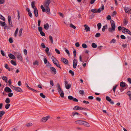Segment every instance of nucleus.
Listing matches in <instances>:
<instances>
[{
    "instance_id": "72a5a7b5",
    "label": "nucleus",
    "mask_w": 131,
    "mask_h": 131,
    "mask_svg": "<svg viewBox=\"0 0 131 131\" xmlns=\"http://www.w3.org/2000/svg\"><path fill=\"white\" fill-rule=\"evenodd\" d=\"M10 105L9 104H6L5 106V108L6 109H7L9 108Z\"/></svg>"
},
{
    "instance_id": "603ef678",
    "label": "nucleus",
    "mask_w": 131,
    "mask_h": 131,
    "mask_svg": "<svg viewBox=\"0 0 131 131\" xmlns=\"http://www.w3.org/2000/svg\"><path fill=\"white\" fill-rule=\"evenodd\" d=\"M79 93L82 95H83L84 93V91L83 90H79Z\"/></svg>"
},
{
    "instance_id": "4be33fe9",
    "label": "nucleus",
    "mask_w": 131,
    "mask_h": 131,
    "mask_svg": "<svg viewBox=\"0 0 131 131\" xmlns=\"http://www.w3.org/2000/svg\"><path fill=\"white\" fill-rule=\"evenodd\" d=\"M49 25L48 23L45 24L44 25V28L46 30H47L49 28Z\"/></svg>"
},
{
    "instance_id": "8fccbe9b",
    "label": "nucleus",
    "mask_w": 131,
    "mask_h": 131,
    "mask_svg": "<svg viewBox=\"0 0 131 131\" xmlns=\"http://www.w3.org/2000/svg\"><path fill=\"white\" fill-rule=\"evenodd\" d=\"M70 27L73 28L74 29H75L76 28L75 26L73 25L72 24H70Z\"/></svg>"
},
{
    "instance_id": "f3484780",
    "label": "nucleus",
    "mask_w": 131,
    "mask_h": 131,
    "mask_svg": "<svg viewBox=\"0 0 131 131\" xmlns=\"http://www.w3.org/2000/svg\"><path fill=\"white\" fill-rule=\"evenodd\" d=\"M4 90L7 92H11L12 91L8 87H6L5 88Z\"/></svg>"
},
{
    "instance_id": "dca6fc26",
    "label": "nucleus",
    "mask_w": 131,
    "mask_h": 131,
    "mask_svg": "<svg viewBox=\"0 0 131 131\" xmlns=\"http://www.w3.org/2000/svg\"><path fill=\"white\" fill-rule=\"evenodd\" d=\"M84 27H85V28L84 30H86V32L90 30V28L88 26V25L85 24L84 26Z\"/></svg>"
},
{
    "instance_id": "a19ab883",
    "label": "nucleus",
    "mask_w": 131,
    "mask_h": 131,
    "mask_svg": "<svg viewBox=\"0 0 131 131\" xmlns=\"http://www.w3.org/2000/svg\"><path fill=\"white\" fill-rule=\"evenodd\" d=\"M106 100L109 102L111 101V99L108 96H106Z\"/></svg>"
},
{
    "instance_id": "0e129e2a",
    "label": "nucleus",
    "mask_w": 131,
    "mask_h": 131,
    "mask_svg": "<svg viewBox=\"0 0 131 131\" xmlns=\"http://www.w3.org/2000/svg\"><path fill=\"white\" fill-rule=\"evenodd\" d=\"M9 42L10 43H12L13 42V40L12 38H9Z\"/></svg>"
},
{
    "instance_id": "cd10ccee",
    "label": "nucleus",
    "mask_w": 131,
    "mask_h": 131,
    "mask_svg": "<svg viewBox=\"0 0 131 131\" xmlns=\"http://www.w3.org/2000/svg\"><path fill=\"white\" fill-rule=\"evenodd\" d=\"M19 29L18 28H17L15 31L14 33V36L15 37H16L17 36V34L18 33Z\"/></svg>"
},
{
    "instance_id": "e2e57ef3",
    "label": "nucleus",
    "mask_w": 131,
    "mask_h": 131,
    "mask_svg": "<svg viewBox=\"0 0 131 131\" xmlns=\"http://www.w3.org/2000/svg\"><path fill=\"white\" fill-rule=\"evenodd\" d=\"M69 72L71 74L72 76H73L74 75V72L71 70H70L69 71Z\"/></svg>"
},
{
    "instance_id": "473e14b6",
    "label": "nucleus",
    "mask_w": 131,
    "mask_h": 131,
    "mask_svg": "<svg viewBox=\"0 0 131 131\" xmlns=\"http://www.w3.org/2000/svg\"><path fill=\"white\" fill-rule=\"evenodd\" d=\"M102 26L101 24L100 23H98L97 24V28L98 30H99L101 28Z\"/></svg>"
},
{
    "instance_id": "09e8293b",
    "label": "nucleus",
    "mask_w": 131,
    "mask_h": 131,
    "mask_svg": "<svg viewBox=\"0 0 131 131\" xmlns=\"http://www.w3.org/2000/svg\"><path fill=\"white\" fill-rule=\"evenodd\" d=\"M100 36H101L100 33L98 32V33H97L96 34V35H95V36L96 37H100Z\"/></svg>"
},
{
    "instance_id": "4468645a",
    "label": "nucleus",
    "mask_w": 131,
    "mask_h": 131,
    "mask_svg": "<svg viewBox=\"0 0 131 131\" xmlns=\"http://www.w3.org/2000/svg\"><path fill=\"white\" fill-rule=\"evenodd\" d=\"M50 117V116H47L46 117H43L42 118L41 121L43 122H45Z\"/></svg>"
},
{
    "instance_id": "f704fd0d",
    "label": "nucleus",
    "mask_w": 131,
    "mask_h": 131,
    "mask_svg": "<svg viewBox=\"0 0 131 131\" xmlns=\"http://www.w3.org/2000/svg\"><path fill=\"white\" fill-rule=\"evenodd\" d=\"M10 62L14 66H16L17 65L16 62L13 60H11L10 61Z\"/></svg>"
},
{
    "instance_id": "7ed1b4c3",
    "label": "nucleus",
    "mask_w": 131,
    "mask_h": 131,
    "mask_svg": "<svg viewBox=\"0 0 131 131\" xmlns=\"http://www.w3.org/2000/svg\"><path fill=\"white\" fill-rule=\"evenodd\" d=\"M50 0H46V1L45 2L44 6L46 7L47 13L48 14H50V10L49 7V6L50 3Z\"/></svg>"
},
{
    "instance_id": "20e7f679",
    "label": "nucleus",
    "mask_w": 131,
    "mask_h": 131,
    "mask_svg": "<svg viewBox=\"0 0 131 131\" xmlns=\"http://www.w3.org/2000/svg\"><path fill=\"white\" fill-rule=\"evenodd\" d=\"M52 59L54 64L56 65L57 66L61 69V67L60 64L58 63H57L56 62H58V61L53 56H52L51 57Z\"/></svg>"
},
{
    "instance_id": "e433bc0d",
    "label": "nucleus",
    "mask_w": 131,
    "mask_h": 131,
    "mask_svg": "<svg viewBox=\"0 0 131 131\" xmlns=\"http://www.w3.org/2000/svg\"><path fill=\"white\" fill-rule=\"evenodd\" d=\"M0 18L3 20L4 21H5V20L4 17L2 15L0 14Z\"/></svg>"
},
{
    "instance_id": "c9c22d12",
    "label": "nucleus",
    "mask_w": 131,
    "mask_h": 131,
    "mask_svg": "<svg viewBox=\"0 0 131 131\" xmlns=\"http://www.w3.org/2000/svg\"><path fill=\"white\" fill-rule=\"evenodd\" d=\"M5 102L7 104H9L10 102V100L9 98H7L6 99L5 101Z\"/></svg>"
},
{
    "instance_id": "37998d69",
    "label": "nucleus",
    "mask_w": 131,
    "mask_h": 131,
    "mask_svg": "<svg viewBox=\"0 0 131 131\" xmlns=\"http://www.w3.org/2000/svg\"><path fill=\"white\" fill-rule=\"evenodd\" d=\"M29 90H31V91H33L34 92H35V93H36L37 92H39V91H37V90H36L33 89H32L31 88H30V89Z\"/></svg>"
},
{
    "instance_id": "a18cd8bd",
    "label": "nucleus",
    "mask_w": 131,
    "mask_h": 131,
    "mask_svg": "<svg viewBox=\"0 0 131 131\" xmlns=\"http://www.w3.org/2000/svg\"><path fill=\"white\" fill-rule=\"evenodd\" d=\"M82 47L84 48H86L87 47V45L85 43H83L82 45Z\"/></svg>"
},
{
    "instance_id": "052dcab7",
    "label": "nucleus",
    "mask_w": 131,
    "mask_h": 131,
    "mask_svg": "<svg viewBox=\"0 0 131 131\" xmlns=\"http://www.w3.org/2000/svg\"><path fill=\"white\" fill-rule=\"evenodd\" d=\"M64 49L65 51L67 53V54H69L70 53L68 50L66 48H64Z\"/></svg>"
},
{
    "instance_id": "c85d7f7f",
    "label": "nucleus",
    "mask_w": 131,
    "mask_h": 131,
    "mask_svg": "<svg viewBox=\"0 0 131 131\" xmlns=\"http://www.w3.org/2000/svg\"><path fill=\"white\" fill-rule=\"evenodd\" d=\"M126 84L124 82H121L120 83V85L122 87H124L126 86Z\"/></svg>"
},
{
    "instance_id": "ddd939ff",
    "label": "nucleus",
    "mask_w": 131,
    "mask_h": 131,
    "mask_svg": "<svg viewBox=\"0 0 131 131\" xmlns=\"http://www.w3.org/2000/svg\"><path fill=\"white\" fill-rule=\"evenodd\" d=\"M61 60L62 62L66 64H68V61L66 58H61Z\"/></svg>"
},
{
    "instance_id": "393cba45",
    "label": "nucleus",
    "mask_w": 131,
    "mask_h": 131,
    "mask_svg": "<svg viewBox=\"0 0 131 131\" xmlns=\"http://www.w3.org/2000/svg\"><path fill=\"white\" fill-rule=\"evenodd\" d=\"M107 28V25H106L103 26L102 28V31L103 32L105 31V29Z\"/></svg>"
},
{
    "instance_id": "1a4fd4ad",
    "label": "nucleus",
    "mask_w": 131,
    "mask_h": 131,
    "mask_svg": "<svg viewBox=\"0 0 131 131\" xmlns=\"http://www.w3.org/2000/svg\"><path fill=\"white\" fill-rule=\"evenodd\" d=\"M68 98L69 99L72 100L74 102H78V100L77 99L75 98H74L71 96H69Z\"/></svg>"
},
{
    "instance_id": "6ab92c4d",
    "label": "nucleus",
    "mask_w": 131,
    "mask_h": 131,
    "mask_svg": "<svg viewBox=\"0 0 131 131\" xmlns=\"http://www.w3.org/2000/svg\"><path fill=\"white\" fill-rule=\"evenodd\" d=\"M34 14L36 17H37L38 15V10L37 8H35L34 9Z\"/></svg>"
},
{
    "instance_id": "423d86ee",
    "label": "nucleus",
    "mask_w": 131,
    "mask_h": 131,
    "mask_svg": "<svg viewBox=\"0 0 131 131\" xmlns=\"http://www.w3.org/2000/svg\"><path fill=\"white\" fill-rule=\"evenodd\" d=\"M123 28L124 29L122 30V31L123 33H125V32H126L129 34L131 35V32L129 30L124 27H123Z\"/></svg>"
},
{
    "instance_id": "5701e85b",
    "label": "nucleus",
    "mask_w": 131,
    "mask_h": 131,
    "mask_svg": "<svg viewBox=\"0 0 131 131\" xmlns=\"http://www.w3.org/2000/svg\"><path fill=\"white\" fill-rule=\"evenodd\" d=\"M124 24L125 25H127L128 23V20L127 18H125L123 21Z\"/></svg>"
},
{
    "instance_id": "2eb2a0df",
    "label": "nucleus",
    "mask_w": 131,
    "mask_h": 131,
    "mask_svg": "<svg viewBox=\"0 0 131 131\" xmlns=\"http://www.w3.org/2000/svg\"><path fill=\"white\" fill-rule=\"evenodd\" d=\"M124 9L125 12L128 14H131V9L128 7H125Z\"/></svg>"
},
{
    "instance_id": "58836bf2",
    "label": "nucleus",
    "mask_w": 131,
    "mask_h": 131,
    "mask_svg": "<svg viewBox=\"0 0 131 131\" xmlns=\"http://www.w3.org/2000/svg\"><path fill=\"white\" fill-rule=\"evenodd\" d=\"M76 53L77 52L76 50H74L73 51V54L74 59H76Z\"/></svg>"
},
{
    "instance_id": "f257e3e1",
    "label": "nucleus",
    "mask_w": 131,
    "mask_h": 131,
    "mask_svg": "<svg viewBox=\"0 0 131 131\" xmlns=\"http://www.w3.org/2000/svg\"><path fill=\"white\" fill-rule=\"evenodd\" d=\"M76 124H79L80 125H83L85 126L89 127L90 126L89 124L86 122L81 120H79L75 122Z\"/></svg>"
},
{
    "instance_id": "69168bd1",
    "label": "nucleus",
    "mask_w": 131,
    "mask_h": 131,
    "mask_svg": "<svg viewBox=\"0 0 131 131\" xmlns=\"http://www.w3.org/2000/svg\"><path fill=\"white\" fill-rule=\"evenodd\" d=\"M75 45L77 47H79L80 46V45L78 42H76L75 44Z\"/></svg>"
},
{
    "instance_id": "ea45409f",
    "label": "nucleus",
    "mask_w": 131,
    "mask_h": 131,
    "mask_svg": "<svg viewBox=\"0 0 131 131\" xmlns=\"http://www.w3.org/2000/svg\"><path fill=\"white\" fill-rule=\"evenodd\" d=\"M32 124L31 123H27L26 124V125L28 127H29L32 126Z\"/></svg>"
},
{
    "instance_id": "13d9d810",
    "label": "nucleus",
    "mask_w": 131,
    "mask_h": 131,
    "mask_svg": "<svg viewBox=\"0 0 131 131\" xmlns=\"http://www.w3.org/2000/svg\"><path fill=\"white\" fill-rule=\"evenodd\" d=\"M38 30L40 32L42 31V28L41 27H39L38 28Z\"/></svg>"
},
{
    "instance_id": "9d476101",
    "label": "nucleus",
    "mask_w": 131,
    "mask_h": 131,
    "mask_svg": "<svg viewBox=\"0 0 131 131\" xmlns=\"http://www.w3.org/2000/svg\"><path fill=\"white\" fill-rule=\"evenodd\" d=\"M92 12L95 13H99L101 12V8H99L97 10L96 9H94L91 10Z\"/></svg>"
},
{
    "instance_id": "7c9ffc66",
    "label": "nucleus",
    "mask_w": 131,
    "mask_h": 131,
    "mask_svg": "<svg viewBox=\"0 0 131 131\" xmlns=\"http://www.w3.org/2000/svg\"><path fill=\"white\" fill-rule=\"evenodd\" d=\"M80 107H79L78 106H75L74 107L73 109L74 110H80Z\"/></svg>"
},
{
    "instance_id": "3c124183",
    "label": "nucleus",
    "mask_w": 131,
    "mask_h": 131,
    "mask_svg": "<svg viewBox=\"0 0 131 131\" xmlns=\"http://www.w3.org/2000/svg\"><path fill=\"white\" fill-rule=\"evenodd\" d=\"M80 110H84L85 111H87L88 110V109L86 108H82L81 107H80Z\"/></svg>"
},
{
    "instance_id": "412c9836",
    "label": "nucleus",
    "mask_w": 131,
    "mask_h": 131,
    "mask_svg": "<svg viewBox=\"0 0 131 131\" xmlns=\"http://www.w3.org/2000/svg\"><path fill=\"white\" fill-rule=\"evenodd\" d=\"M8 57L12 59H15V57L11 53H9L8 54Z\"/></svg>"
},
{
    "instance_id": "2f4dec72",
    "label": "nucleus",
    "mask_w": 131,
    "mask_h": 131,
    "mask_svg": "<svg viewBox=\"0 0 131 131\" xmlns=\"http://www.w3.org/2000/svg\"><path fill=\"white\" fill-rule=\"evenodd\" d=\"M91 46L94 48H96L97 47V45L95 43H93L92 44Z\"/></svg>"
},
{
    "instance_id": "5fc2aeb1",
    "label": "nucleus",
    "mask_w": 131,
    "mask_h": 131,
    "mask_svg": "<svg viewBox=\"0 0 131 131\" xmlns=\"http://www.w3.org/2000/svg\"><path fill=\"white\" fill-rule=\"evenodd\" d=\"M40 96L43 98H45L46 97L42 93L40 94Z\"/></svg>"
},
{
    "instance_id": "774afa93",
    "label": "nucleus",
    "mask_w": 131,
    "mask_h": 131,
    "mask_svg": "<svg viewBox=\"0 0 131 131\" xmlns=\"http://www.w3.org/2000/svg\"><path fill=\"white\" fill-rule=\"evenodd\" d=\"M10 28V27L8 26L7 25H5L4 26V29H9Z\"/></svg>"
},
{
    "instance_id": "c03bdc74",
    "label": "nucleus",
    "mask_w": 131,
    "mask_h": 131,
    "mask_svg": "<svg viewBox=\"0 0 131 131\" xmlns=\"http://www.w3.org/2000/svg\"><path fill=\"white\" fill-rule=\"evenodd\" d=\"M17 13H18V16H17V17L18 18V20H19V19H20V16L19 12L18 10H17Z\"/></svg>"
},
{
    "instance_id": "9b49d317",
    "label": "nucleus",
    "mask_w": 131,
    "mask_h": 131,
    "mask_svg": "<svg viewBox=\"0 0 131 131\" xmlns=\"http://www.w3.org/2000/svg\"><path fill=\"white\" fill-rule=\"evenodd\" d=\"M56 87L59 93H60L61 92L63 91L62 90L61 88L60 85L59 83H58L57 84Z\"/></svg>"
},
{
    "instance_id": "6e6d98bb",
    "label": "nucleus",
    "mask_w": 131,
    "mask_h": 131,
    "mask_svg": "<svg viewBox=\"0 0 131 131\" xmlns=\"http://www.w3.org/2000/svg\"><path fill=\"white\" fill-rule=\"evenodd\" d=\"M60 93L61 97L62 98H63L64 97V94L63 91L61 92Z\"/></svg>"
},
{
    "instance_id": "680f3d73",
    "label": "nucleus",
    "mask_w": 131,
    "mask_h": 131,
    "mask_svg": "<svg viewBox=\"0 0 131 131\" xmlns=\"http://www.w3.org/2000/svg\"><path fill=\"white\" fill-rule=\"evenodd\" d=\"M13 95V94L11 92L9 93L8 94V96L9 97H11Z\"/></svg>"
},
{
    "instance_id": "4c0bfd02",
    "label": "nucleus",
    "mask_w": 131,
    "mask_h": 131,
    "mask_svg": "<svg viewBox=\"0 0 131 131\" xmlns=\"http://www.w3.org/2000/svg\"><path fill=\"white\" fill-rule=\"evenodd\" d=\"M23 30V29L22 28H21L19 30V37H20L21 35Z\"/></svg>"
},
{
    "instance_id": "338daca9",
    "label": "nucleus",
    "mask_w": 131,
    "mask_h": 131,
    "mask_svg": "<svg viewBox=\"0 0 131 131\" xmlns=\"http://www.w3.org/2000/svg\"><path fill=\"white\" fill-rule=\"evenodd\" d=\"M40 34L42 36H45V33L42 31L40 32Z\"/></svg>"
},
{
    "instance_id": "f8f14e48",
    "label": "nucleus",
    "mask_w": 131,
    "mask_h": 131,
    "mask_svg": "<svg viewBox=\"0 0 131 131\" xmlns=\"http://www.w3.org/2000/svg\"><path fill=\"white\" fill-rule=\"evenodd\" d=\"M78 63V60L76 59H74L73 60V67L74 69L76 68Z\"/></svg>"
},
{
    "instance_id": "b1692460",
    "label": "nucleus",
    "mask_w": 131,
    "mask_h": 131,
    "mask_svg": "<svg viewBox=\"0 0 131 131\" xmlns=\"http://www.w3.org/2000/svg\"><path fill=\"white\" fill-rule=\"evenodd\" d=\"M41 8L42 9V11L43 12H46L47 13V10L46 8V9L43 7V6L42 5L41 6Z\"/></svg>"
},
{
    "instance_id": "a878e982",
    "label": "nucleus",
    "mask_w": 131,
    "mask_h": 131,
    "mask_svg": "<svg viewBox=\"0 0 131 131\" xmlns=\"http://www.w3.org/2000/svg\"><path fill=\"white\" fill-rule=\"evenodd\" d=\"M2 78L3 80H4L6 83L7 82V78L5 76H3L2 77Z\"/></svg>"
},
{
    "instance_id": "f03ea898",
    "label": "nucleus",
    "mask_w": 131,
    "mask_h": 131,
    "mask_svg": "<svg viewBox=\"0 0 131 131\" xmlns=\"http://www.w3.org/2000/svg\"><path fill=\"white\" fill-rule=\"evenodd\" d=\"M111 28H109L108 29V30L110 32H112L115 30L116 26L114 21L113 20L111 21Z\"/></svg>"
},
{
    "instance_id": "bf43d9fd",
    "label": "nucleus",
    "mask_w": 131,
    "mask_h": 131,
    "mask_svg": "<svg viewBox=\"0 0 131 131\" xmlns=\"http://www.w3.org/2000/svg\"><path fill=\"white\" fill-rule=\"evenodd\" d=\"M55 51L58 54H60V52L59 51L58 49H55Z\"/></svg>"
},
{
    "instance_id": "a211bd4d",
    "label": "nucleus",
    "mask_w": 131,
    "mask_h": 131,
    "mask_svg": "<svg viewBox=\"0 0 131 131\" xmlns=\"http://www.w3.org/2000/svg\"><path fill=\"white\" fill-rule=\"evenodd\" d=\"M51 71L54 74H56V73L57 72L56 69L53 67H50V68Z\"/></svg>"
},
{
    "instance_id": "39448f33",
    "label": "nucleus",
    "mask_w": 131,
    "mask_h": 131,
    "mask_svg": "<svg viewBox=\"0 0 131 131\" xmlns=\"http://www.w3.org/2000/svg\"><path fill=\"white\" fill-rule=\"evenodd\" d=\"M15 54L16 55V56H17L18 59H19L21 61H22L23 58L21 54L20 53L18 52H16L15 53Z\"/></svg>"
},
{
    "instance_id": "de8ad7c7",
    "label": "nucleus",
    "mask_w": 131,
    "mask_h": 131,
    "mask_svg": "<svg viewBox=\"0 0 131 131\" xmlns=\"http://www.w3.org/2000/svg\"><path fill=\"white\" fill-rule=\"evenodd\" d=\"M49 38L50 40L51 41V43H52L53 42V40L52 36H50Z\"/></svg>"
},
{
    "instance_id": "0eeeda50",
    "label": "nucleus",
    "mask_w": 131,
    "mask_h": 131,
    "mask_svg": "<svg viewBox=\"0 0 131 131\" xmlns=\"http://www.w3.org/2000/svg\"><path fill=\"white\" fill-rule=\"evenodd\" d=\"M13 87L14 90L17 92H23L22 89L19 87L14 86H13Z\"/></svg>"
},
{
    "instance_id": "c756f323",
    "label": "nucleus",
    "mask_w": 131,
    "mask_h": 131,
    "mask_svg": "<svg viewBox=\"0 0 131 131\" xmlns=\"http://www.w3.org/2000/svg\"><path fill=\"white\" fill-rule=\"evenodd\" d=\"M0 24L1 25L2 27H4L6 25L5 23L4 22L0 21Z\"/></svg>"
},
{
    "instance_id": "4d7b16f0",
    "label": "nucleus",
    "mask_w": 131,
    "mask_h": 131,
    "mask_svg": "<svg viewBox=\"0 0 131 131\" xmlns=\"http://www.w3.org/2000/svg\"><path fill=\"white\" fill-rule=\"evenodd\" d=\"M38 63L39 62L37 60L35 61V62H34L33 63V65H35L36 64L38 65Z\"/></svg>"
},
{
    "instance_id": "49530a36",
    "label": "nucleus",
    "mask_w": 131,
    "mask_h": 131,
    "mask_svg": "<svg viewBox=\"0 0 131 131\" xmlns=\"http://www.w3.org/2000/svg\"><path fill=\"white\" fill-rule=\"evenodd\" d=\"M71 86V85L70 84H68L66 85V88L67 89H69L70 88Z\"/></svg>"
},
{
    "instance_id": "864d4df0",
    "label": "nucleus",
    "mask_w": 131,
    "mask_h": 131,
    "mask_svg": "<svg viewBox=\"0 0 131 131\" xmlns=\"http://www.w3.org/2000/svg\"><path fill=\"white\" fill-rule=\"evenodd\" d=\"M117 86V85H116L115 86H114L113 88V90L114 93H115V90Z\"/></svg>"
},
{
    "instance_id": "79ce46f5",
    "label": "nucleus",
    "mask_w": 131,
    "mask_h": 131,
    "mask_svg": "<svg viewBox=\"0 0 131 131\" xmlns=\"http://www.w3.org/2000/svg\"><path fill=\"white\" fill-rule=\"evenodd\" d=\"M72 116H74V115H80V114L76 112H73L72 113Z\"/></svg>"
},
{
    "instance_id": "aec40b11",
    "label": "nucleus",
    "mask_w": 131,
    "mask_h": 131,
    "mask_svg": "<svg viewBox=\"0 0 131 131\" xmlns=\"http://www.w3.org/2000/svg\"><path fill=\"white\" fill-rule=\"evenodd\" d=\"M35 2L34 1L32 2L31 3V6L34 9L37 8L36 6H35Z\"/></svg>"
},
{
    "instance_id": "6e6552de",
    "label": "nucleus",
    "mask_w": 131,
    "mask_h": 131,
    "mask_svg": "<svg viewBox=\"0 0 131 131\" xmlns=\"http://www.w3.org/2000/svg\"><path fill=\"white\" fill-rule=\"evenodd\" d=\"M8 23L10 26L11 27H13V25L12 22L11 16L10 15L8 16Z\"/></svg>"
},
{
    "instance_id": "bb28decb",
    "label": "nucleus",
    "mask_w": 131,
    "mask_h": 131,
    "mask_svg": "<svg viewBox=\"0 0 131 131\" xmlns=\"http://www.w3.org/2000/svg\"><path fill=\"white\" fill-rule=\"evenodd\" d=\"M5 112L4 111H0V117H2L5 114Z\"/></svg>"
}]
</instances>
